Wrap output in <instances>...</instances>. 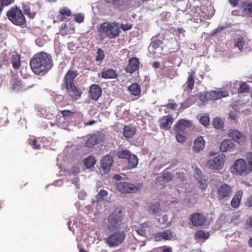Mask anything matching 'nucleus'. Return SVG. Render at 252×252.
I'll use <instances>...</instances> for the list:
<instances>
[{
    "label": "nucleus",
    "instance_id": "1",
    "mask_svg": "<svg viewBox=\"0 0 252 252\" xmlns=\"http://www.w3.org/2000/svg\"><path fill=\"white\" fill-rule=\"evenodd\" d=\"M78 75L77 70L70 68L65 74L61 87L65 90L68 96L73 101L81 98L82 92L80 88L75 85L74 79Z\"/></svg>",
    "mask_w": 252,
    "mask_h": 252
},
{
    "label": "nucleus",
    "instance_id": "2",
    "mask_svg": "<svg viewBox=\"0 0 252 252\" xmlns=\"http://www.w3.org/2000/svg\"><path fill=\"white\" fill-rule=\"evenodd\" d=\"M51 56L43 52L35 54L30 61L32 71L37 75H43L52 67Z\"/></svg>",
    "mask_w": 252,
    "mask_h": 252
},
{
    "label": "nucleus",
    "instance_id": "3",
    "mask_svg": "<svg viewBox=\"0 0 252 252\" xmlns=\"http://www.w3.org/2000/svg\"><path fill=\"white\" fill-rule=\"evenodd\" d=\"M99 35L110 39L118 37L121 32V27L116 22H105L101 23L97 29Z\"/></svg>",
    "mask_w": 252,
    "mask_h": 252
},
{
    "label": "nucleus",
    "instance_id": "4",
    "mask_svg": "<svg viewBox=\"0 0 252 252\" xmlns=\"http://www.w3.org/2000/svg\"><path fill=\"white\" fill-rule=\"evenodd\" d=\"M8 19L14 25L24 27L26 25V19L22 10L14 6L10 8L6 13Z\"/></svg>",
    "mask_w": 252,
    "mask_h": 252
},
{
    "label": "nucleus",
    "instance_id": "5",
    "mask_svg": "<svg viewBox=\"0 0 252 252\" xmlns=\"http://www.w3.org/2000/svg\"><path fill=\"white\" fill-rule=\"evenodd\" d=\"M122 220L123 210L121 208H117L109 215L107 218L108 229L112 230L119 228L121 227Z\"/></svg>",
    "mask_w": 252,
    "mask_h": 252
},
{
    "label": "nucleus",
    "instance_id": "6",
    "mask_svg": "<svg viewBox=\"0 0 252 252\" xmlns=\"http://www.w3.org/2000/svg\"><path fill=\"white\" fill-rule=\"evenodd\" d=\"M126 233L124 231H116L110 234L105 240V243L111 248L121 245L125 241Z\"/></svg>",
    "mask_w": 252,
    "mask_h": 252
},
{
    "label": "nucleus",
    "instance_id": "7",
    "mask_svg": "<svg viewBox=\"0 0 252 252\" xmlns=\"http://www.w3.org/2000/svg\"><path fill=\"white\" fill-rule=\"evenodd\" d=\"M231 171L237 175H244L251 172L247 166L245 159L239 158L237 159L231 168Z\"/></svg>",
    "mask_w": 252,
    "mask_h": 252
},
{
    "label": "nucleus",
    "instance_id": "8",
    "mask_svg": "<svg viewBox=\"0 0 252 252\" xmlns=\"http://www.w3.org/2000/svg\"><path fill=\"white\" fill-rule=\"evenodd\" d=\"M232 192V187L226 183H223L217 189V197L220 201H227L230 199Z\"/></svg>",
    "mask_w": 252,
    "mask_h": 252
},
{
    "label": "nucleus",
    "instance_id": "9",
    "mask_svg": "<svg viewBox=\"0 0 252 252\" xmlns=\"http://www.w3.org/2000/svg\"><path fill=\"white\" fill-rule=\"evenodd\" d=\"M225 159V156L220 154L213 159L208 160L206 163V166L212 170H220L222 169Z\"/></svg>",
    "mask_w": 252,
    "mask_h": 252
},
{
    "label": "nucleus",
    "instance_id": "10",
    "mask_svg": "<svg viewBox=\"0 0 252 252\" xmlns=\"http://www.w3.org/2000/svg\"><path fill=\"white\" fill-rule=\"evenodd\" d=\"M41 5L36 2L34 3L23 5L22 9L24 13L30 18L33 19L37 12L40 10Z\"/></svg>",
    "mask_w": 252,
    "mask_h": 252
},
{
    "label": "nucleus",
    "instance_id": "11",
    "mask_svg": "<svg viewBox=\"0 0 252 252\" xmlns=\"http://www.w3.org/2000/svg\"><path fill=\"white\" fill-rule=\"evenodd\" d=\"M189 220L193 226H202L206 223L207 218L202 213H194L190 215Z\"/></svg>",
    "mask_w": 252,
    "mask_h": 252
},
{
    "label": "nucleus",
    "instance_id": "12",
    "mask_svg": "<svg viewBox=\"0 0 252 252\" xmlns=\"http://www.w3.org/2000/svg\"><path fill=\"white\" fill-rule=\"evenodd\" d=\"M192 127L190 121L182 119L174 126L175 132L186 133L189 129Z\"/></svg>",
    "mask_w": 252,
    "mask_h": 252
},
{
    "label": "nucleus",
    "instance_id": "13",
    "mask_svg": "<svg viewBox=\"0 0 252 252\" xmlns=\"http://www.w3.org/2000/svg\"><path fill=\"white\" fill-rule=\"evenodd\" d=\"M229 93L228 92L224 91H213L207 92L204 94V98L207 100H216L220 99L222 97H224L228 96Z\"/></svg>",
    "mask_w": 252,
    "mask_h": 252
},
{
    "label": "nucleus",
    "instance_id": "14",
    "mask_svg": "<svg viewBox=\"0 0 252 252\" xmlns=\"http://www.w3.org/2000/svg\"><path fill=\"white\" fill-rule=\"evenodd\" d=\"M117 189L123 193L135 192L138 190V188L135 185L126 182L118 183Z\"/></svg>",
    "mask_w": 252,
    "mask_h": 252
},
{
    "label": "nucleus",
    "instance_id": "15",
    "mask_svg": "<svg viewBox=\"0 0 252 252\" xmlns=\"http://www.w3.org/2000/svg\"><path fill=\"white\" fill-rule=\"evenodd\" d=\"M102 94V89L98 85L92 84L90 87L89 97L92 100H97Z\"/></svg>",
    "mask_w": 252,
    "mask_h": 252
},
{
    "label": "nucleus",
    "instance_id": "16",
    "mask_svg": "<svg viewBox=\"0 0 252 252\" xmlns=\"http://www.w3.org/2000/svg\"><path fill=\"white\" fill-rule=\"evenodd\" d=\"M71 15L72 12L70 9L67 7H63L59 9L56 18L60 22L67 21L70 20Z\"/></svg>",
    "mask_w": 252,
    "mask_h": 252
},
{
    "label": "nucleus",
    "instance_id": "17",
    "mask_svg": "<svg viewBox=\"0 0 252 252\" xmlns=\"http://www.w3.org/2000/svg\"><path fill=\"white\" fill-rule=\"evenodd\" d=\"M174 237L175 236L171 230L159 231L156 233L154 235L155 239L157 241H160L162 240H173L174 239Z\"/></svg>",
    "mask_w": 252,
    "mask_h": 252
},
{
    "label": "nucleus",
    "instance_id": "18",
    "mask_svg": "<svg viewBox=\"0 0 252 252\" xmlns=\"http://www.w3.org/2000/svg\"><path fill=\"white\" fill-rule=\"evenodd\" d=\"M139 61L138 58L132 57L128 60V63L125 68L126 72L132 74L139 68Z\"/></svg>",
    "mask_w": 252,
    "mask_h": 252
},
{
    "label": "nucleus",
    "instance_id": "19",
    "mask_svg": "<svg viewBox=\"0 0 252 252\" xmlns=\"http://www.w3.org/2000/svg\"><path fill=\"white\" fill-rule=\"evenodd\" d=\"M113 163V158L110 155L103 156L101 160V165L104 173L109 172Z\"/></svg>",
    "mask_w": 252,
    "mask_h": 252
},
{
    "label": "nucleus",
    "instance_id": "20",
    "mask_svg": "<svg viewBox=\"0 0 252 252\" xmlns=\"http://www.w3.org/2000/svg\"><path fill=\"white\" fill-rule=\"evenodd\" d=\"M235 142L233 140L225 139L220 144V150L222 152H231L234 149Z\"/></svg>",
    "mask_w": 252,
    "mask_h": 252
},
{
    "label": "nucleus",
    "instance_id": "21",
    "mask_svg": "<svg viewBox=\"0 0 252 252\" xmlns=\"http://www.w3.org/2000/svg\"><path fill=\"white\" fill-rule=\"evenodd\" d=\"M173 118L171 116L163 117L159 121V125L161 129L163 130L169 129L173 122Z\"/></svg>",
    "mask_w": 252,
    "mask_h": 252
},
{
    "label": "nucleus",
    "instance_id": "22",
    "mask_svg": "<svg viewBox=\"0 0 252 252\" xmlns=\"http://www.w3.org/2000/svg\"><path fill=\"white\" fill-rule=\"evenodd\" d=\"M173 179V175L171 173L169 172H165L156 178L158 183L161 185V187L165 186L166 183L172 180Z\"/></svg>",
    "mask_w": 252,
    "mask_h": 252
},
{
    "label": "nucleus",
    "instance_id": "23",
    "mask_svg": "<svg viewBox=\"0 0 252 252\" xmlns=\"http://www.w3.org/2000/svg\"><path fill=\"white\" fill-rule=\"evenodd\" d=\"M195 73V72L193 70H191L190 72H189L187 82L184 85L185 88L189 92H191L193 89L194 85Z\"/></svg>",
    "mask_w": 252,
    "mask_h": 252
},
{
    "label": "nucleus",
    "instance_id": "24",
    "mask_svg": "<svg viewBox=\"0 0 252 252\" xmlns=\"http://www.w3.org/2000/svg\"><path fill=\"white\" fill-rule=\"evenodd\" d=\"M104 1L107 4L122 10L124 7L128 4L129 0H104Z\"/></svg>",
    "mask_w": 252,
    "mask_h": 252
},
{
    "label": "nucleus",
    "instance_id": "25",
    "mask_svg": "<svg viewBox=\"0 0 252 252\" xmlns=\"http://www.w3.org/2000/svg\"><path fill=\"white\" fill-rule=\"evenodd\" d=\"M12 89L16 92H19L25 89V85L22 81L16 78H13L10 82Z\"/></svg>",
    "mask_w": 252,
    "mask_h": 252
},
{
    "label": "nucleus",
    "instance_id": "26",
    "mask_svg": "<svg viewBox=\"0 0 252 252\" xmlns=\"http://www.w3.org/2000/svg\"><path fill=\"white\" fill-rule=\"evenodd\" d=\"M99 136L96 134H92L88 137L85 143V147L91 148L96 145L99 142Z\"/></svg>",
    "mask_w": 252,
    "mask_h": 252
},
{
    "label": "nucleus",
    "instance_id": "27",
    "mask_svg": "<svg viewBox=\"0 0 252 252\" xmlns=\"http://www.w3.org/2000/svg\"><path fill=\"white\" fill-rule=\"evenodd\" d=\"M205 145V142L202 136L197 137L194 141L193 151L195 152L202 150Z\"/></svg>",
    "mask_w": 252,
    "mask_h": 252
},
{
    "label": "nucleus",
    "instance_id": "28",
    "mask_svg": "<svg viewBox=\"0 0 252 252\" xmlns=\"http://www.w3.org/2000/svg\"><path fill=\"white\" fill-rule=\"evenodd\" d=\"M243 195V192L241 190H238L231 201V206L234 208H238L241 202Z\"/></svg>",
    "mask_w": 252,
    "mask_h": 252
},
{
    "label": "nucleus",
    "instance_id": "29",
    "mask_svg": "<svg viewBox=\"0 0 252 252\" xmlns=\"http://www.w3.org/2000/svg\"><path fill=\"white\" fill-rule=\"evenodd\" d=\"M128 90L131 95L135 96H139L141 92V87L136 83H132L128 88Z\"/></svg>",
    "mask_w": 252,
    "mask_h": 252
},
{
    "label": "nucleus",
    "instance_id": "30",
    "mask_svg": "<svg viewBox=\"0 0 252 252\" xmlns=\"http://www.w3.org/2000/svg\"><path fill=\"white\" fill-rule=\"evenodd\" d=\"M128 160V165L127 169L131 170L135 168L138 164V158L137 157L132 154L129 156V158H127Z\"/></svg>",
    "mask_w": 252,
    "mask_h": 252
},
{
    "label": "nucleus",
    "instance_id": "31",
    "mask_svg": "<svg viewBox=\"0 0 252 252\" xmlns=\"http://www.w3.org/2000/svg\"><path fill=\"white\" fill-rule=\"evenodd\" d=\"M11 63L13 68L17 70L19 69L21 67V56L18 54H14L12 56Z\"/></svg>",
    "mask_w": 252,
    "mask_h": 252
},
{
    "label": "nucleus",
    "instance_id": "32",
    "mask_svg": "<svg viewBox=\"0 0 252 252\" xmlns=\"http://www.w3.org/2000/svg\"><path fill=\"white\" fill-rule=\"evenodd\" d=\"M136 129L130 126H125L123 129V134L126 138L132 137L136 132Z\"/></svg>",
    "mask_w": 252,
    "mask_h": 252
},
{
    "label": "nucleus",
    "instance_id": "33",
    "mask_svg": "<svg viewBox=\"0 0 252 252\" xmlns=\"http://www.w3.org/2000/svg\"><path fill=\"white\" fill-rule=\"evenodd\" d=\"M101 76L104 79H115L117 77V74L115 70L113 69H109L105 71H102Z\"/></svg>",
    "mask_w": 252,
    "mask_h": 252
},
{
    "label": "nucleus",
    "instance_id": "34",
    "mask_svg": "<svg viewBox=\"0 0 252 252\" xmlns=\"http://www.w3.org/2000/svg\"><path fill=\"white\" fill-rule=\"evenodd\" d=\"M229 136L234 140L235 142L236 141L239 142L238 141L241 139H245V137L243 136L242 134L235 129H231L229 132Z\"/></svg>",
    "mask_w": 252,
    "mask_h": 252
},
{
    "label": "nucleus",
    "instance_id": "35",
    "mask_svg": "<svg viewBox=\"0 0 252 252\" xmlns=\"http://www.w3.org/2000/svg\"><path fill=\"white\" fill-rule=\"evenodd\" d=\"M210 236V233L203 230H199L195 233L194 237L195 239L207 240Z\"/></svg>",
    "mask_w": 252,
    "mask_h": 252
},
{
    "label": "nucleus",
    "instance_id": "36",
    "mask_svg": "<svg viewBox=\"0 0 252 252\" xmlns=\"http://www.w3.org/2000/svg\"><path fill=\"white\" fill-rule=\"evenodd\" d=\"M251 88L246 82H243L237 89V93L239 94L248 93L250 92Z\"/></svg>",
    "mask_w": 252,
    "mask_h": 252
},
{
    "label": "nucleus",
    "instance_id": "37",
    "mask_svg": "<svg viewBox=\"0 0 252 252\" xmlns=\"http://www.w3.org/2000/svg\"><path fill=\"white\" fill-rule=\"evenodd\" d=\"M131 155L130 152L126 149L119 150L116 153V155L119 158L126 159H127Z\"/></svg>",
    "mask_w": 252,
    "mask_h": 252
},
{
    "label": "nucleus",
    "instance_id": "38",
    "mask_svg": "<svg viewBox=\"0 0 252 252\" xmlns=\"http://www.w3.org/2000/svg\"><path fill=\"white\" fill-rule=\"evenodd\" d=\"M149 227V222H144L136 230L137 234L143 237H146V228Z\"/></svg>",
    "mask_w": 252,
    "mask_h": 252
},
{
    "label": "nucleus",
    "instance_id": "39",
    "mask_svg": "<svg viewBox=\"0 0 252 252\" xmlns=\"http://www.w3.org/2000/svg\"><path fill=\"white\" fill-rule=\"evenodd\" d=\"M96 163V160L94 157L89 156L84 160V164L88 168L93 167Z\"/></svg>",
    "mask_w": 252,
    "mask_h": 252
},
{
    "label": "nucleus",
    "instance_id": "40",
    "mask_svg": "<svg viewBox=\"0 0 252 252\" xmlns=\"http://www.w3.org/2000/svg\"><path fill=\"white\" fill-rule=\"evenodd\" d=\"M213 126L216 129H220L223 127L224 123L220 117H216L214 119L212 123Z\"/></svg>",
    "mask_w": 252,
    "mask_h": 252
},
{
    "label": "nucleus",
    "instance_id": "41",
    "mask_svg": "<svg viewBox=\"0 0 252 252\" xmlns=\"http://www.w3.org/2000/svg\"><path fill=\"white\" fill-rule=\"evenodd\" d=\"M160 210V204L158 202L151 203L149 206V211L153 214H158Z\"/></svg>",
    "mask_w": 252,
    "mask_h": 252
},
{
    "label": "nucleus",
    "instance_id": "42",
    "mask_svg": "<svg viewBox=\"0 0 252 252\" xmlns=\"http://www.w3.org/2000/svg\"><path fill=\"white\" fill-rule=\"evenodd\" d=\"M196 180L198 183L199 187L201 189L203 190L206 189L208 185L205 176Z\"/></svg>",
    "mask_w": 252,
    "mask_h": 252
},
{
    "label": "nucleus",
    "instance_id": "43",
    "mask_svg": "<svg viewBox=\"0 0 252 252\" xmlns=\"http://www.w3.org/2000/svg\"><path fill=\"white\" fill-rule=\"evenodd\" d=\"M105 53L104 51L101 48H98L95 56L96 61H102L105 58Z\"/></svg>",
    "mask_w": 252,
    "mask_h": 252
},
{
    "label": "nucleus",
    "instance_id": "44",
    "mask_svg": "<svg viewBox=\"0 0 252 252\" xmlns=\"http://www.w3.org/2000/svg\"><path fill=\"white\" fill-rule=\"evenodd\" d=\"M245 44V41L243 37H239L235 41V45L238 47L240 51H242Z\"/></svg>",
    "mask_w": 252,
    "mask_h": 252
},
{
    "label": "nucleus",
    "instance_id": "45",
    "mask_svg": "<svg viewBox=\"0 0 252 252\" xmlns=\"http://www.w3.org/2000/svg\"><path fill=\"white\" fill-rule=\"evenodd\" d=\"M108 195V192L106 190L101 189L99 193L96 195L95 198L97 201H100L104 199V197Z\"/></svg>",
    "mask_w": 252,
    "mask_h": 252
},
{
    "label": "nucleus",
    "instance_id": "46",
    "mask_svg": "<svg viewBox=\"0 0 252 252\" xmlns=\"http://www.w3.org/2000/svg\"><path fill=\"white\" fill-rule=\"evenodd\" d=\"M175 133H176V139L178 142L183 143L186 141V140L187 139V137L186 136V133H179V132H175Z\"/></svg>",
    "mask_w": 252,
    "mask_h": 252
},
{
    "label": "nucleus",
    "instance_id": "47",
    "mask_svg": "<svg viewBox=\"0 0 252 252\" xmlns=\"http://www.w3.org/2000/svg\"><path fill=\"white\" fill-rule=\"evenodd\" d=\"M244 10L247 15L252 17V2L245 4Z\"/></svg>",
    "mask_w": 252,
    "mask_h": 252
},
{
    "label": "nucleus",
    "instance_id": "48",
    "mask_svg": "<svg viewBox=\"0 0 252 252\" xmlns=\"http://www.w3.org/2000/svg\"><path fill=\"white\" fill-rule=\"evenodd\" d=\"M60 113L65 119H66L70 118L73 114H74L75 112L69 110H64L61 111Z\"/></svg>",
    "mask_w": 252,
    "mask_h": 252
},
{
    "label": "nucleus",
    "instance_id": "49",
    "mask_svg": "<svg viewBox=\"0 0 252 252\" xmlns=\"http://www.w3.org/2000/svg\"><path fill=\"white\" fill-rule=\"evenodd\" d=\"M28 143L34 149H39L40 148V145L37 144V141L35 138L29 139Z\"/></svg>",
    "mask_w": 252,
    "mask_h": 252
},
{
    "label": "nucleus",
    "instance_id": "50",
    "mask_svg": "<svg viewBox=\"0 0 252 252\" xmlns=\"http://www.w3.org/2000/svg\"><path fill=\"white\" fill-rule=\"evenodd\" d=\"M199 122L205 126H207L210 123L209 117L207 116H202L199 120Z\"/></svg>",
    "mask_w": 252,
    "mask_h": 252
},
{
    "label": "nucleus",
    "instance_id": "51",
    "mask_svg": "<svg viewBox=\"0 0 252 252\" xmlns=\"http://www.w3.org/2000/svg\"><path fill=\"white\" fill-rule=\"evenodd\" d=\"M246 159L248 163L247 166L249 168V170L251 171L252 170V152H249L247 154Z\"/></svg>",
    "mask_w": 252,
    "mask_h": 252
},
{
    "label": "nucleus",
    "instance_id": "52",
    "mask_svg": "<svg viewBox=\"0 0 252 252\" xmlns=\"http://www.w3.org/2000/svg\"><path fill=\"white\" fill-rule=\"evenodd\" d=\"M194 177L196 180L200 179V178L204 177V175H203L202 172L198 168H196L194 169Z\"/></svg>",
    "mask_w": 252,
    "mask_h": 252
},
{
    "label": "nucleus",
    "instance_id": "53",
    "mask_svg": "<svg viewBox=\"0 0 252 252\" xmlns=\"http://www.w3.org/2000/svg\"><path fill=\"white\" fill-rule=\"evenodd\" d=\"M162 44V42L159 39L153 40L151 43V45L155 49H157Z\"/></svg>",
    "mask_w": 252,
    "mask_h": 252
},
{
    "label": "nucleus",
    "instance_id": "54",
    "mask_svg": "<svg viewBox=\"0 0 252 252\" xmlns=\"http://www.w3.org/2000/svg\"><path fill=\"white\" fill-rule=\"evenodd\" d=\"M109 106V103L105 100L98 103V107L100 108L101 109H107Z\"/></svg>",
    "mask_w": 252,
    "mask_h": 252
},
{
    "label": "nucleus",
    "instance_id": "55",
    "mask_svg": "<svg viewBox=\"0 0 252 252\" xmlns=\"http://www.w3.org/2000/svg\"><path fill=\"white\" fill-rule=\"evenodd\" d=\"M74 16L75 20L76 22H77L79 23H81L84 21V17L82 14H74Z\"/></svg>",
    "mask_w": 252,
    "mask_h": 252
},
{
    "label": "nucleus",
    "instance_id": "56",
    "mask_svg": "<svg viewBox=\"0 0 252 252\" xmlns=\"http://www.w3.org/2000/svg\"><path fill=\"white\" fill-rule=\"evenodd\" d=\"M60 32H62L63 34H66L68 33L66 24L63 23L62 24L60 28Z\"/></svg>",
    "mask_w": 252,
    "mask_h": 252
},
{
    "label": "nucleus",
    "instance_id": "57",
    "mask_svg": "<svg viewBox=\"0 0 252 252\" xmlns=\"http://www.w3.org/2000/svg\"><path fill=\"white\" fill-rule=\"evenodd\" d=\"M15 0H0V3L3 6H8L14 2Z\"/></svg>",
    "mask_w": 252,
    "mask_h": 252
},
{
    "label": "nucleus",
    "instance_id": "58",
    "mask_svg": "<svg viewBox=\"0 0 252 252\" xmlns=\"http://www.w3.org/2000/svg\"><path fill=\"white\" fill-rule=\"evenodd\" d=\"M132 25L131 24H122L121 26L120 27L124 31H128L130 30L132 28Z\"/></svg>",
    "mask_w": 252,
    "mask_h": 252
},
{
    "label": "nucleus",
    "instance_id": "59",
    "mask_svg": "<svg viewBox=\"0 0 252 252\" xmlns=\"http://www.w3.org/2000/svg\"><path fill=\"white\" fill-rule=\"evenodd\" d=\"M164 107H166L168 109H170L172 110H174L177 108L178 105L175 103H170L164 105Z\"/></svg>",
    "mask_w": 252,
    "mask_h": 252
},
{
    "label": "nucleus",
    "instance_id": "60",
    "mask_svg": "<svg viewBox=\"0 0 252 252\" xmlns=\"http://www.w3.org/2000/svg\"><path fill=\"white\" fill-rule=\"evenodd\" d=\"M8 123L7 117L0 118V127L4 126Z\"/></svg>",
    "mask_w": 252,
    "mask_h": 252
},
{
    "label": "nucleus",
    "instance_id": "61",
    "mask_svg": "<svg viewBox=\"0 0 252 252\" xmlns=\"http://www.w3.org/2000/svg\"><path fill=\"white\" fill-rule=\"evenodd\" d=\"M246 205L248 207H252V194L248 198Z\"/></svg>",
    "mask_w": 252,
    "mask_h": 252
},
{
    "label": "nucleus",
    "instance_id": "62",
    "mask_svg": "<svg viewBox=\"0 0 252 252\" xmlns=\"http://www.w3.org/2000/svg\"><path fill=\"white\" fill-rule=\"evenodd\" d=\"M162 252H172V249L171 247H166V246H163L162 247Z\"/></svg>",
    "mask_w": 252,
    "mask_h": 252
},
{
    "label": "nucleus",
    "instance_id": "63",
    "mask_svg": "<svg viewBox=\"0 0 252 252\" xmlns=\"http://www.w3.org/2000/svg\"><path fill=\"white\" fill-rule=\"evenodd\" d=\"M229 117L232 119V120H235L237 118L236 114L235 112L231 111L229 113Z\"/></svg>",
    "mask_w": 252,
    "mask_h": 252
},
{
    "label": "nucleus",
    "instance_id": "64",
    "mask_svg": "<svg viewBox=\"0 0 252 252\" xmlns=\"http://www.w3.org/2000/svg\"><path fill=\"white\" fill-rule=\"evenodd\" d=\"M246 225L248 227H252V215L250 217L249 220L247 222Z\"/></svg>",
    "mask_w": 252,
    "mask_h": 252
}]
</instances>
